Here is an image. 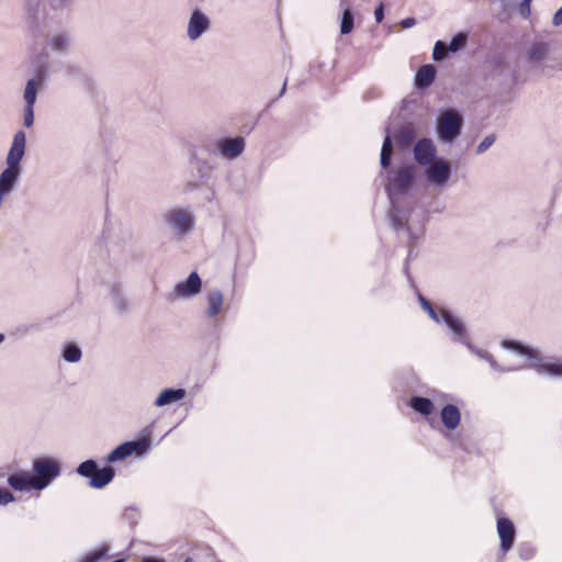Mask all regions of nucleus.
I'll return each instance as SVG.
<instances>
[{
  "instance_id": "7ed1b4c3",
  "label": "nucleus",
  "mask_w": 562,
  "mask_h": 562,
  "mask_svg": "<svg viewBox=\"0 0 562 562\" xmlns=\"http://www.w3.org/2000/svg\"><path fill=\"white\" fill-rule=\"evenodd\" d=\"M33 472L35 490L42 491L60 474V467L56 459L52 457H41L33 461Z\"/></svg>"
},
{
  "instance_id": "37998d69",
  "label": "nucleus",
  "mask_w": 562,
  "mask_h": 562,
  "mask_svg": "<svg viewBox=\"0 0 562 562\" xmlns=\"http://www.w3.org/2000/svg\"><path fill=\"white\" fill-rule=\"evenodd\" d=\"M49 2L53 8H58L60 4H63L64 0H49Z\"/></svg>"
},
{
  "instance_id": "39448f33",
  "label": "nucleus",
  "mask_w": 562,
  "mask_h": 562,
  "mask_svg": "<svg viewBox=\"0 0 562 562\" xmlns=\"http://www.w3.org/2000/svg\"><path fill=\"white\" fill-rule=\"evenodd\" d=\"M425 177L430 187L443 189L451 178V164L443 158H438L425 166Z\"/></svg>"
},
{
  "instance_id": "09e8293b",
  "label": "nucleus",
  "mask_w": 562,
  "mask_h": 562,
  "mask_svg": "<svg viewBox=\"0 0 562 562\" xmlns=\"http://www.w3.org/2000/svg\"><path fill=\"white\" fill-rule=\"evenodd\" d=\"M4 340V335L0 334V345L3 342Z\"/></svg>"
},
{
  "instance_id": "6ab92c4d",
  "label": "nucleus",
  "mask_w": 562,
  "mask_h": 562,
  "mask_svg": "<svg viewBox=\"0 0 562 562\" xmlns=\"http://www.w3.org/2000/svg\"><path fill=\"white\" fill-rule=\"evenodd\" d=\"M186 397L184 389H165L155 400L156 407H164L177 403Z\"/></svg>"
},
{
  "instance_id": "4c0bfd02",
  "label": "nucleus",
  "mask_w": 562,
  "mask_h": 562,
  "mask_svg": "<svg viewBox=\"0 0 562 562\" xmlns=\"http://www.w3.org/2000/svg\"><path fill=\"white\" fill-rule=\"evenodd\" d=\"M532 0H522L518 7L519 14L522 18H528L531 13L530 4Z\"/></svg>"
},
{
  "instance_id": "bb28decb",
  "label": "nucleus",
  "mask_w": 562,
  "mask_h": 562,
  "mask_svg": "<svg viewBox=\"0 0 562 562\" xmlns=\"http://www.w3.org/2000/svg\"><path fill=\"white\" fill-rule=\"evenodd\" d=\"M82 357L81 349L76 344H67L63 348V359L70 363L79 362Z\"/></svg>"
},
{
  "instance_id": "cd10ccee",
  "label": "nucleus",
  "mask_w": 562,
  "mask_h": 562,
  "mask_svg": "<svg viewBox=\"0 0 562 562\" xmlns=\"http://www.w3.org/2000/svg\"><path fill=\"white\" fill-rule=\"evenodd\" d=\"M393 147L391 136L387 134L383 140V145L381 148V166L383 168H387L391 164Z\"/></svg>"
},
{
  "instance_id": "79ce46f5",
  "label": "nucleus",
  "mask_w": 562,
  "mask_h": 562,
  "mask_svg": "<svg viewBox=\"0 0 562 562\" xmlns=\"http://www.w3.org/2000/svg\"><path fill=\"white\" fill-rule=\"evenodd\" d=\"M142 562H165V561L160 560V559L147 557V558H144Z\"/></svg>"
},
{
  "instance_id": "393cba45",
  "label": "nucleus",
  "mask_w": 562,
  "mask_h": 562,
  "mask_svg": "<svg viewBox=\"0 0 562 562\" xmlns=\"http://www.w3.org/2000/svg\"><path fill=\"white\" fill-rule=\"evenodd\" d=\"M436 77V68L432 65L422 66L415 77V85L419 89L429 87Z\"/></svg>"
},
{
  "instance_id": "aec40b11",
  "label": "nucleus",
  "mask_w": 562,
  "mask_h": 562,
  "mask_svg": "<svg viewBox=\"0 0 562 562\" xmlns=\"http://www.w3.org/2000/svg\"><path fill=\"white\" fill-rule=\"evenodd\" d=\"M550 53V46L544 42H533L527 48L526 55L530 63L538 64L548 57Z\"/></svg>"
},
{
  "instance_id": "f8f14e48",
  "label": "nucleus",
  "mask_w": 562,
  "mask_h": 562,
  "mask_svg": "<svg viewBox=\"0 0 562 562\" xmlns=\"http://www.w3.org/2000/svg\"><path fill=\"white\" fill-rule=\"evenodd\" d=\"M437 148L429 138L419 139L414 146V158L423 167L437 160Z\"/></svg>"
},
{
  "instance_id": "6e6552de",
  "label": "nucleus",
  "mask_w": 562,
  "mask_h": 562,
  "mask_svg": "<svg viewBox=\"0 0 562 562\" xmlns=\"http://www.w3.org/2000/svg\"><path fill=\"white\" fill-rule=\"evenodd\" d=\"M211 27L210 18L199 9L192 11L188 25L187 36L190 42H196L203 34H205Z\"/></svg>"
},
{
  "instance_id": "8fccbe9b",
  "label": "nucleus",
  "mask_w": 562,
  "mask_h": 562,
  "mask_svg": "<svg viewBox=\"0 0 562 562\" xmlns=\"http://www.w3.org/2000/svg\"><path fill=\"white\" fill-rule=\"evenodd\" d=\"M184 562H193V560L191 558H187Z\"/></svg>"
},
{
  "instance_id": "de8ad7c7",
  "label": "nucleus",
  "mask_w": 562,
  "mask_h": 562,
  "mask_svg": "<svg viewBox=\"0 0 562 562\" xmlns=\"http://www.w3.org/2000/svg\"><path fill=\"white\" fill-rule=\"evenodd\" d=\"M193 188H194L193 186H191L190 183H188V184H187V187H186V190H187V191H192V190H193Z\"/></svg>"
},
{
  "instance_id": "ddd939ff",
  "label": "nucleus",
  "mask_w": 562,
  "mask_h": 562,
  "mask_svg": "<svg viewBox=\"0 0 562 562\" xmlns=\"http://www.w3.org/2000/svg\"><path fill=\"white\" fill-rule=\"evenodd\" d=\"M216 147L222 157L233 160L236 159L245 149V140L243 137L218 139Z\"/></svg>"
},
{
  "instance_id": "7c9ffc66",
  "label": "nucleus",
  "mask_w": 562,
  "mask_h": 562,
  "mask_svg": "<svg viewBox=\"0 0 562 562\" xmlns=\"http://www.w3.org/2000/svg\"><path fill=\"white\" fill-rule=\"evenodd\" d=\"M419 303L422 308L429 315V317L435 321L436 323H440L442 321L441 318V311L437 312L431 304L422 295H419Z\"/></svg>"
},
{
  "instance_id": "f03ea898",
  "label": "nucleus",
  "mask_w": 562,
  "mask_h": 562,
  "mask_svg": "<svg viewBox=\"0 0 562 562\" xmlns=\"http://www.w3.org/2000/svg\"><path fill=\"white\" fill-rule=\"evenodd\" d=\"M502 346L507 350L526 357L529 360L528 368L535 369L539 374L562 378V363L551 358L541 357L537 349L515 340H504Z\"/></svg>"
},
{
  "instance_id": "ea45409f",
  "label": "nucleus",
  "mask_w": 562,
  "mask_h": 562,
  "mask_svg": "<svg viewBox=\"0 0 562 562\" xmlns=\"http://www.w3.org/2000/svg\"><path fill=\"white\" fill-rule=\"evenodd\" d=\"M374 18L376 23H381L384 18L383 5L380 4L374 11Z\"/></svg>"
},
{
  "instance_id": "f3484780",
  "label": "nucleus",
  "mask_w": 562,
  "mask_h": 562,
  "mask_svg": "<svg viewBox=\"0 0 562 562\" xmlns=\"http://www.w3.org/2000/svg\"><path fill=\"white\" fill-rule=\"evenodd\" d=\"M464 346H467V348L475 356H477L479 358L487 361L491 366V368L497 372H505V371H510V370H518V369H524V368H528V363H524V364H519V366H516V367H512V368H503L502 366H499L495 359L493 358V356L491 353H488L486 350L484 349H480V348H476L474 347L470 340H468V344H463Z\"/></svg>"
},
{
  "instance_id": "0eeeda50",
  "label": "nucleus",
  "mask_w": 562,
  "mask_h": 562,
  "mask_svg": "<svg viewBox=\"0 0 562 562\" xmlns=\"http://www.w3.org/2000/svg\"><path fill=\"white\" fill-rule=\"evenodd\" d=\"M149 450V441L134 440L126 441L113 449L106 457L108 462H117L126 459L132 454L144 456Z\"/></svg>"
},
{
  "instance_id": "58836bf2",
  "label": "nucleus",
  "mask_w": 562,
  "mask_h": 562,
  "mask_svg": "<svg viewBox=\"0 0 562 562\" xmlns=\"http://www.w3.org/2000/svg\"><path fill=\"white\" fill-rule=\"evenodd\" d=\"M14 499L15 498L10 491L0 488V505H8L9 503L14 502Z\"/></svg>"
},
{
  "instance_id": "f257e3e1",
  "label": "nucleus",
  "mask_w": 562,
  "mask_h": 562,
  "mask_svg": "<svg viewBox=\"0 0 562 562\" xmlns=\"http://www.w3.org/2000/svg\"><path fill=\"white\" fill-rule=\"evenodd\" d=\"M416 176L414 165H403L389 173L387 191L392 203L391 216L396 229H406L409 237L415 239L423 234L418 228L415 233L408 224V214L400 206V195L405 194L413 186Z\"/></svg>"
},
{
  "instance_id": "4be33fe9",
  "label": "nucleus",
  "mask_w": 562,
  "mask_h": 562,
  "mask_svg": "<svg viewBox=\"0 0 562 562\" xmlns=\"http://www.w3.org/2000/svg\"><path fill=\"white\" fill-rule=\"evenodd\" d=\"M46 42L48 47L56 53H65L70 48L71 45L70 36L63 32L49 35Z\"/></svg>"
},
{
  "instance_id": "c9c22d12",
  "label": "nucleus",
  "mask_w": 562,
  "mask_h": 562,
  "mask_svg": "<svg viewBox=\"0 0 562 562\" xmlns=\"http://www.w3.org/2000/svg\"><path fill=\"white\" fill-rule=\"evenodd\" d=\"M106 551L108 549L105 547H101L94 551H91L85 555L82 562H98L99 560L104 558Z\"/></svg>"
},
{
  "instance_id": "2eb2a0df",
  "label": "nucleus",
  "mask_w": 562,
  "mask_h": 562,
  "mask_svg": "<svg viewBox=\"0 0 562 562\" xmlns=\"http://www.w3.org/2000/svg\"><path fill=\"white\" fill-rule=\"evenodd\" d=\"M497 533L501 540V550L506 553L510 550L515 539V527L508 518L497 519Z\"/></svg>"
},
{
  "instance_id": "49530a36",
  "label": "nucleus",
  "mask_w": 562,
  "mask_h": 562,
  "mask_svg": "<svg viewBox=\"0 0 562 562\" xmlns=\"http://www.w3.org/2000/svg\"><path fill=\"white\" fill-rule=\"evenodd\" d=\"M286 82L283 83L280 95H282L285 92Z\"/></svg>"
},
{
  "instance_id": "1a4fd4ad",
  "label": "nucleus",
  "mask_w": 562,
  "mask_h": 562,
  "mask_svg": "<svg viewBox=\"0 0 562 562\" xmlns=\"http://www.w3.org/2000/svg\"><path fill=\"white\" fill-rule=\"evenodd\" d=\"M40 86V79H31L26 82L24 90L25 106L23 111V124L25 127H31L34 123V104Z\"/></svg>"
},
{
  "instance_id": "a211bd4d",
  "label": "nucleus",
  "mask_w": 562,
  "mask_h": 562,
  "mask_svg": "<svg viewBox=\"0 0 562 562\" xmlns=\"http://www.w3.org/2000/svg\"><path fill=\"white\" fill-rule=\"evenodd\" d=\"M34 477L26 471H21L9 475L8 484L15 491L24 492L29 490H35Z\"/></svg>"
},
{
  "instance_id": "c756f323",
  "label": "nucleus",
  "mask_w": 562,
  "mask_h": 562,
  "mask_svg": "<svg viewBox=\"0 0 562 562\" xmlns=\"http://www.w3.org/2000/svg\"><path fill=\"white\" fill-rule=\"evenodd\" d=\"M98 469V464L94 460H86L77 468V473L83 477H92Z\"/></svg>"
},
{
  "instance_id": "c85d7f7f",
  "label": "nucleus",
  "mask_w": 562,
  "mask_h": 562,
  "mask_svg": "<svg viewBox=\"0 0 562 562\" xmlns=\"http://www.w3.org/2000/svg\"><path fill=\"white\" fill-rule=\"evenodd\" d=\"M353 29V15L349 7H346L342 13L340 23V33L342 35L349 34Z\"/></svg>"
},
{
  "instance_id": "c03bdc74",
  "label": "nucleus",
  "mask_w": 562,
  "mask_h": 562,
  "mask_svg": "<svg viewBox=\"0 0 562 562\" xmlns=\"http://www.w3.org/2000/svg\"><path fill=\"white\" fill-rule=\"evenodd\" d=\"M199 172H200L202 178L207 177V173H209V171H204L203 170V166H202V164L200 161H199Z\"/></svg>"
},
{
  "instance_id": "5701e85b",
  "label": "nucleus",
  "mask_w": 562,
  "mask_h": 562,
  "mask_svg": "<svg viewBox=\"0 0 562 562\" xmlns=\"http://www.w3.org/2000/svg\"><path fill=\"white\" fill-rule=\"evenodd\" d=\"M114 477V469L111 467H105L102 469H97L95 473L89 481V486L92 488H103L106 486Z\"/></svg>"
},
{
  "instance_id": "a878e982",
  "label": "nucleus",
  "mask_w": 562,
  "mask_h": 562,
  "mask_svg": "<svg viewBox=\"0 0 562 562\" xmlns=\"http://www.w3.org/2000/svg\"><path fill=\"white\" fill-rule=\"evenodd\" d=\"M411 406L422 415L428 416L432 413L434 404L429 398L415 396L411 401Z\"/></svg>"
},
{
  "instance_id": "4468645a",
  "label": "nucleus",
  "mask_w": 562,
  "mask_h": 562,
  "mask_svg": "<svg viewBox=\"0 0 562 562\" xmlns=\"http://www.w3.org/2000/svg\"><path fill=\"white\" fill-rule=\"evenodd\" d=\"M442 322L453 334V338L462 344H468L469 336L463 322L447 310H441Z\"/></svg>"
},
{
  "instance_id": "f704fd0d",
  "label": "nucleus",
  "mask_w": 562,
  "mask_h": 562,
  "mask_svg": "<svg viewBox=\"0 0 562 562\" xmlns=\"http://www.w3.org/2000/svg\"><path fill=\"white\" fill-rule=\"evenodd\" d=\"M396 138L402 142L403 144H408L414 140L415 138V132L412 126H404L400 130L398 135Z\"/></svg>"
},
{
  "instance_id": "423d86ee",
  "label": "nucleus",
  "mask_w": 562,
  "mask_h": 562,
  "mask_svg": "<svg viewBox=\"0 0 562 562\" xmlns=\"http://www.w3.org/2000/svg\"><path fill=\"white\" fill-rule=\"evenodd\" d=\"M165 222L179 234L189 233L194 224V216L189 209H171L164 214Z\"/></svg>"
},
{
  "instance_id": "412c9836",
  "label": "nucleus",
  "mask_w": 562,
  "mask_h": 562,
  "mask_svg": "<svg viewBox=\"0 0 562 562\" xmlns=\"http://www.w3.org/2000/svg\"><path fill=\"white\" fill-rule=\"evenodd\" d=\"M110 299L114 310L119 313H125L130 310V302L123 292L121 285L114 284L110 288Z\"/></svg>"
},
{
  "instance_id": "473e14b6",
  "label": "nucleus",
  "mask_w": 562,
  "mask_h": 562,
  "mask_svg": "<svg viewBox=\"0 0 562 562\" xmlns=\"http://www.w3.org/2000/svg\"><path fill=\"white\" fill-rule=\"evenodd\" d=\"M468 36L465 33H458L448 45L449 52L457 53L464 47Z\"/></svg>"
},
{
  "instance_id": "9d476101",
  "label": "nucleus",
  "mask_w": 562,
  "mask_h": 562,
  "mask_svg": "<svg viewBox=\"0 0 562 562\" xmlns=\"http://www.w3.org/2000/svg\"><path fill=\"white\" fill-rule=\"evenodd\" d=\"M202 289L201 278L196 272H191L189 277L173 286L172 295L177 299H191L198 295Z\"/></svg>"
},
{
  "instance_id": "2f4dec72",
  "label": "nucleus",
  "mask_w": 562,
  "mask_h": 562,
  "mask_svg": "<svg viewBox=\"0 0 562 562\" xmlns=\"http://www.w3.org/2000/svg\"><path fill=\"white\" fill-rule=\"evenodd\" d=\"M41 0H25V10L27 19L35 22L40 12Z\"/></svg>"
},
{
  "instance_id": "72a5a7b5",
  "label": "nucleus",
  "mask_w": 562,
  "mask_h": 562,
  "mask_svg": "<svg viewBox=\"0 0 562 562\" xmlns=\"http://www.w3.org/2000/svg\"><path fill=\"white\" fill-rule=\"evenodd\" d=\"M449 52L448 46L442 41H437L434 50H432V58L436 61H441L447 57V53Z\"/></svg>"
},
{
  "instance_id": "9b49d317",
  "label": "nucleus",
  "mask_w": 562,
  "mask_h": 562,
  "mask_svg": "<svg viewBox=\"0 0 562 562\" xmlns=\"http://www.w3.org/2000/svg\"><path fill=\"white\" fill-rule=\"evenodd\" d=\"M26 136L23 131L15 133L7 155V166L21 170L20 161L25 153Z\"/></svg>"
},
{
  "instance_id": "b1692460",
  "label": "nucleus",
  "mask_w": 562,
  "mask_h": 562,
  "mask_svg": "<svg viewBox=\"0 0 562 562\" xmlns=\"http://www.w3.org/2000/svg\"><path fill=\"white\" fill-rule=\"evenodd\" d=\"M461 415L456 405H446L441 409L442 424L450 430L456 429L460 424Z\"/></svg>"
},
{
  "instance_id": "a18cd8bd",
  "label": "nucleus",
  "mask_w": 562,
  "mask_h": 562,
  "mask_svg": "<svg viewBox=\"0 0 562 562\" xmlns=\"http://www.w3.org/2000/svg\"><path fill=\"white\" fill-rule=\"evenodd\" d=\"M32 32H33V36H34L35 38H37V36H38V34H40V30H38V27H37V26H34V27H33V30H32Z\"/></svg>"
},
{
  "instance_id": "3c124183",
  "label": "nucleus",
  "mask_w": 562,
  "mask_h": 562,
  "mask_svg": "<svg viewBox=\"0 0 562 562\" xmlns=\"http://www.w3.org/2000/svg\"><path fill=\"white\" fill-rule=\"evenodd\" d=\"M510 7V3L509 2H506L505 3V9L509 8Z\"/></svg>"
},
{
  "instance_id": "e433bc0d",
  "label": "nucleus",
  "mask_w": 562,
  "mask_h": 562,
  "mask_svg": "<svg viewBox=\"0 0 562 562\" xmlns=\"http://www.w3.org/2000/svg\"><path fill=\"white\" fill-rule=\"evenodd\" d=\"M496 136L494 134H490L484 137V139L477 145L475 151L477 155H482L485 153L494 143H495Z\"/></svg>"
},
{
  "instance_id": "a19ab883",
  "label": "nucleus",
  "mask_w": 562,
  "mask_h": 562,
  "mask_svg": "<svg viewBox=\"0 0 562 562\" xmlns=\"http://www.w3.org/2000/svg\"><path fill=\"white\" fill-rule=\"evenodd\" d=\"M415 23H416V20L414 18H406V19L402 20L401 25L403 29H409V27L414 26Z\"/></svg>"
},
{
  "instance_id": "dca6fc26",
  "label": "nucleus",
  "mask_w": 562,
  "mask_h": 562,
  "mask_svg": "<svg viewBox=\"0 0 562 562\" xmlns=\"http://www.w3.org/2000/svg\"><path fill=\"white\" fill-rule=\"evenodd\" d=\"M206 311L209 318H215L220 315L224 307V295L221 290L213 289L206 293Z\"/></svg>"
},
{
  "instance_id": "20e7f679",
  "label": "nucleus",
  "mask_w": 562,
  "mask_h": 562,
  "mask_svg": "<svg viewBox=\"0 0 562 562\" xmlns=\"http://www.w3.org/2000/svg\"><path fill=\"white\" fill-rule=\"evenodd\" d=\"M462 116L454 110L443 111L437 119V134L441 142L451 144L461 132Z\"/></svg>"
}]
</instances>
